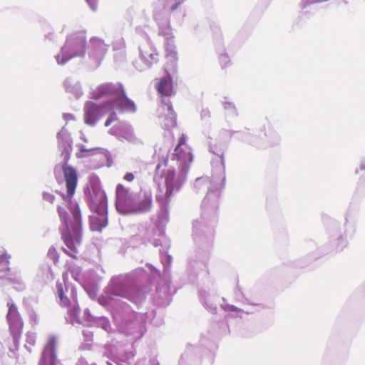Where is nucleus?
I'll return each instance as SVG.
<instances>
[{"label": "nucleus", "mask_w": 365, "mask_h": 365, "mask_svg": "<svg viewBox=\"0 0 365 365\" xmlns=\"http://www.w3.org/2000/svg\"><path fill=\"white\" fill-rule=\"evenodd\" d=\"M58 212L61 221L60 232L61 239L67 248L62 250L73 259H77L78 247L81 242V212L78 208L72 211V216L68 217L67 212L61 207H58Z\"/></svg>", "instance_id": "nucleus-1"}, {"label": "nucleus", "mask_w": 365, "mask_h": 365, "mask_svg": "<svg viewBox=\"0 0 365 365\" xmlns=\"http://www.w3.org/2000/svg\"><path fill=\"white\" fill-rule=\"evenodd\" d=\"M113 98L114 110L115 108L123 111L134 112L135 106L133 101L128 99L120 83H106L99 86L93 92V98L103 97Z\"/></svg>", "instance_id": "nucleus-2"}, {"label": "nucleus", "mask_w": 365, "mask_h": 365, "mask_svg": "<svg viewBox=\"0 0 365 365\" xmlns=\"http://www.w3.org/2000/svg\"><path fill=\"white\" fill-rule=\"evenodd\" d=\"M106 115H110L105 123L106 127L117 120L113 102H107L101 106H98L93 102L86 103L84 108V122L86 124L94 125L101 118Z\"/></svg>", "instance_id": "nucleus-3"}, {"label": "nucleus", "mask_w": 365, "mask_h": 365, "mask_svg": "<svg viewBox=\"0 0 365 365\" xmlns=\"http://www.w3.org/2000/svg\"><path fill=\"white\" fill-rule=\"evenodd\" d=\"M165 71L168 77L162 78L156 86V89L162 98L171 97L175 94L171 73L177 71V53L174 49L167 48Z\"/></svg>", "instance_id": "nucleus-4"}, {"label": "nucleus", "mask_w": 365, "mask_h": 365, "mask_svg": "<svg viewBox=\"0 0 365 365\" xmlns=\"http://www.w3.org/2000/svg\"><path fill=\"white\" fill-rule=\"evenodd\" d=\"M7 321L9 329L14 340H18L21 335L24 323L16 307L12 302H8Z\"/></svg>", "instance_id": "nucleus-5"}, {"label": "nucleus", "mask_w": 365, "mask_h": 365, "mask_svg": "<svg viewBox=\"0 0 365 365\" xmlns=\"http://www.w3.org/2000/svg\"><path fill=\"white\" fill-rule=\"evenodd\" d=\"M133 200L128 188L123 185L116 187V209L122 214H128Z\"/></svg>", "instance_id": "nucleus-6"}, {"label": "nucleus", "mask_w": 365, "mask_h": 365, "mask_svg": "<svg viewBox=\"0 0 365 365\" xmlns=\"http://www.w3.org/2000/svg\"><path fill=\"white\" fill-rule=\"evenodd\" d=\"M129 213H143L148 212L152 206V193L150 190H140L136 202L133 201Z\"/></svg>", "instance_id": "nucleus-7"}, {"label": "nucleus", "mask_w": 365, "mask_h": 365, "mask_svg": "<svg viewBox=\"0 0 365 365\" xmlns=\"http://www.w3.org/2000/svg\"><path fill=\"white\" fill-rule=\"evenodd\" d=\"M86 38L83 35H73L66 39L63 50L71 51V57L83 56L86 50Z\"/></svg>", "instance_id": "nucleus-8"}, {"label": "nucleus", "mask_w": 365, "mask_h": 365, "mask_svg": "<svg viewBox=\"0 0 365 365\" xmlns=\"http://www.w3.org/2000/svg\"><path fill=\"white\" fill-rule=\"evenodd\" d=\"M163 106L161 108L160 123L166 130L174 128L177 125L176 115L170 103H167L163 100Z\"/></svg>", "instance_id": "nucleus-9"}, {"label": "nucleus", "mask_w": 365, "mask_h": 365, "mask_svg": "<svg viewBox=\"0 0 365 365\" xmlns=\"http://www.w3.org/2000/svg\"><path fill=\"white\" fill-rule=\"evenodd\" d=\"M55 338H50L47 345L45 346L42 352L38 365H56L57 358L55 351Z\"/></svg>", "instance_id": "nucleus-10"}, {"label": "nucleus", "mask_w": 365, "mask_h": 365, "mask_svg": "<svg viewBox=\"0 0 365 365\" xmlns=\"http://www.w3.org/2000/svg\"><path fill=\"white\" fill-rule=\"evenodd\" d=\"M63 173L66 181L68 195L69 197H72L75 192L78 182L76 171L71 166L63 165Z\"/></svg>", "instance_id": "nucleus-11"}, {"label": "nucleus", "mask_w": 365, "mask_h": 365, "mask_svg": "<svg viewBox=\"0 0 365 365\" xmlns=\"http://www.w3.org/2000/svg\"><path fill=\"white\" fill-rule=\"evenodd\" d=\"M56 289L58 297L60 299L61 305L68 309L69 314L77 316L78 314L79 307L78 305L72 306L71 300L65 295V292H67L68 291L67 288L64 289L61 282H57Z\"/></svg>", "instance_id": "nucleus-12"}, {"label": "nucleus", "mask_w": 365, "mask_h": 365, "mask_svg": "<svg viewBox=\"0 0 365 365\" xmlns=\"http://www.w3.org/2000/svg\"><path fill=\"white\" fill-rule=\"evenodd\" d=\"M89 54L94 58L101 59L108 51V46L104 42L98 38H93L90 41Z\"/></svg>", "instance_id": "nucleus-13"}, {"label": "nucleus", "mask_w": 365, "mask_h": 365, "mask_svg": "<svg viewBox=\"0 0 365 365\" xmlns=\"http://www.w3.org/2000/svg\"><path fill=\"white\" fill-rule=\"evenodd\" d=\"M91 228L92 230L101 232L108 225L107 213L103 208L101 213L97 216H93L90 221Z\"/></svg>", "instance_id": "nucleus-14"}, {"label": "nucleus", "mask_w": 365, "mask_h": 365, "mask_svg": "<svg viewBox=\"0 0 365 365\" xmlns=\"http://www.w3.org/2000/svg\"><path fill=\"white\" fill-rule=\"evenodd\" d=\"M165 183L166 190L165 192V197L166 202H170V197L173 195L175 184V172L174 170H168L165 173Z\"/></svg>", "instance_id": "nucleus-15"}, {"label": "nucleus", "mask_w": 365, "mask_h": 365, "mask_svg": "<svg viewBox=\"0 0 365 365\" xmlns=\"http://www.w3.org/2000/svg\"><path fill=\"white\" fill-rule=\"evenodd\" d=\"M140 55L146 61L149 66L158 61V54L153 49L150 45H144L140 48Z\"/></svg>", "instance_id": "nucleus-16"}, {"label": "nucleus", "mask_w": 365, "mask_h": 365, "mask_svg": "<svg viewBox=\"0 0 365 365\" xmlns=\"http://www.w3.org/2000/svg\"><path fill=\"white\" fill-rule=\"evenodd\" d=\"M174 155L176 156L177 159L182 161L184 165L190 163L192 160V155L190 152V149L187 146H185V149L181 148V150L178 152V153L175 152Z\"/></svg>", "instance_id": "nucleus-17"}, {"label": "nucleus", "mask_w": 365, "mask_h": 365, "mask_svg": "<svg viewBox=\"0 0 365 365\" xmlns=\"http://www.w3.org/2000/svg\"><path fill=\"white\" fill-rule=\"evenodd\" d=\"M10 257V255L6 252H4L0 255V274L9 272L10 271L9 267Z\"/></svg>", "instance_id": "nucleus-18"}, {"label": "nucleus", "mask_w": 365, "mask_h": 365, "mask_svg": "<svg viewBox=\"0 0 365 365\" xmlns=\"http://www.w3.org/2000/svg\"><path fill=\"white\" fill-rule=\"evenodd\" d=\"M36 335L34 333H28L26 334V346L31 349L36 344Z\"/></svg>", "instance_id": "nucleus-19"}, {"label": "nucleus", "mask_w": 365, "mask_h": 365, "mask_svg": "<svg viewBox=\"0 0 365 365\" xmlns=\"http://www.w3.org/2000/svg\"><path fill=\"white\" fill-rule=\"evenodd\" d=\"M219 62L222 68H226L230 64V58L227 54H221L219 57Z\"/></svg>", "instance_id": "nucleus-20"}, {"label": "nucleus", "mask_w": 365, "mask_h": 365, "mask_svg": "<svg viewBox=\"0 0 365 365\" xmlns=\"http://www.w3.org/2000/svg\"><path fill=\"white\" fill-rule=\"evenodd\" d=\"M48 257L52 259L55 263L58 261L59 255L55 247H51L48 252Z\"/></svg>", "instance_id": "nucleus-21"}, {"label": "nucleus", "mask_w": 365, "mask_h": 365, "mask_svg": "<svg viewBox=\"0 0 365 365\" xmlns=\"http://www.w3.org/2000/svg\"><path fill=\"white\" fill-rule=\"evenodd\" d=\"M185 137L182 135L180 139L178 145L176 146L175 149V152L178 153V152H180L181 150V148L182 145H185Z\"/></svg>", "instance_id": "nucleus-22"}, {"label": "nucleus", "mask_w": 365, "mask_h": 365, "mask_svg": "<svg viewBox=\"0 0 365 365\" xmlns=\"http://www.w3.org/2000/svg\"><path fill=\"white\" fill-rule=\"evenodd\" d=\"M43 197L46 201L51 203H53L54 201V196L50 192H44L43 194Z\"/></svg>", "instance_id": "nucleus-23"}, {"label": "nucleus", "mask_w": 365, "mask_h": 365, "mask_svg": "<svg viewBox=\"0 0 365 365\" xmlns=\"http://www.w3.org/2000/svg\"><path fill=\"white\" fill-rule=\"evenodd\" d=\"M124 180L128 181V182H131L134 180V175L131 173H127L125 175H124Z\"/></svg>", "instance_id": "nucleus-24"}, {"label": "nucleus", "mask_w": 365, "mask_h": 365, "mask_svg": "<svg viewBox=\"0 0 365 365\" xmlns=\"http://www.w3.org/2000/svg\"><path fill=\"white\" fill-rule=\"evenodd\" d=\"M86 2L89 4L90 7L93 9V10H96V7H97V4H96V0H86Z\"/></svg>", "instance_id": "nucleus-25"}, {"label": "nucleus", "mask_w": 365, "mask_h": 365, "mask_svg": "<svg viewBox=\"0 0 365 365\" xmlns=\"http://www.w3.org/2000/svg\"><path fill=\"white\" fill-rule=\"evenodd\" d=\"M63 118H64V120H74V116L73 115L71 114V113H66L63 115Z\"/></svg>", "instance_id": "nucleus-26"}, {"label": "nucleus", "mask_w": 365, "mask_h": 365, "mask_svg": "<svg viewBox=\"0 0 365 365\" xmlns=\"http://www.w3.org/2000/svg\"><path fill=\"white\" fill-rule=\"evenodd\" d=\"M180 5V3H176L172 6V10H175L178 6Z\"/></svg>", "instance_id": "nucleus-27"}, {"label": "nucleus", "mask_w": 365, "mask_h": 365, "mask_svg": "<svg viewBox=\"0 0 365 365\" xmlns=\"http://www.w3.org/2000/svg\"><path fill=\"white\" fill-rule=\"evenodd\" d=\"M225 177H223L222 178V180L221 187H224V185H225Z\"/></svg>", "instance_id": "nucleus-28"}, {"label": "nucleus", "mask_w": 365, "mask_h": 365, "mask_svg": "<svg viewBox=\"0 0 365 365\" xmlns=\"http://www.w3.org/2000/svg\"><path fill=\"white\" fill-rule=\"evenodd\" d=\"M7 279L10 281V282H14V279H13L12 277H7Z\"/></svg>", "instance_id": "nucleus-29"}, {"label": "nucleus", "mask_w": 365, "mask_h": 365, "mask_svg": "<svg viewBox=\"0 0 365 365\" xmlns=\"http://www.w3.org/2000/svg\"><path fill=\"white\" fill-rule=\"evenodd\" d=\"M66 61H67V59L65 60V61H61V63H64Z\"/></svg>", "instance_id": "nucleus-30"}]
</instances>
